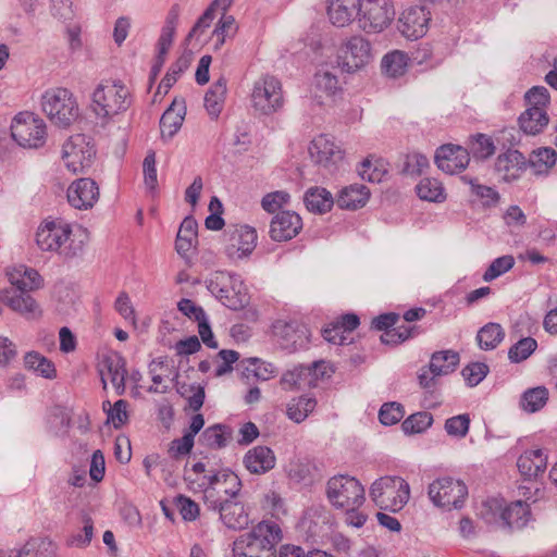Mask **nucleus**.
Returning a JSON list of instances; mask_svg holds the SVG:
<instances>
[{
    "label": "nucleus",
    "mask_w": 557,
    "mask_h": 557,
    "mask_svg": "<svg viewBox=\"0 0 557 557\" xmlns=\"http://www.w3.org/2000/svg\"><path fill=\"white\" fill-rule=\"evenodd\" d=\"M282 530L275 522L261 521L233 543L234 557H275Z\"/></svg>",
    "instance_id": "nucleus-1"
},
{
    "label": "nucleus",
    "mask_w": 557,
    "mask_h": 557,
    "mask_svg": "<svg viewBox=\"0 0 557 557\" xmlns=\"http://www.w3.org/2000/svg\"><path fill=\"white\" fill-rule=\"evenodd\" d=\"M205 506L216 505L226 499L238 498L242 491V480L230 469L208 471L202 478Z\"/></svg>",
    "instance_id": "nucleus-2"
},
{
    "label": "nucleus",
    "mask_w": 557,
    "mask_h": 557,
    "mask_svg": "<svg viewBox=\"0 0 557 557\" xmlns=\"http://www.w3.org/2000/svg\"><path fill=\"white\" fill-rule=\"evenodd\" d=\"M42 110L57 126L65 128L78 117V104L66 88H53L42 96Z\"/></svg>",
    "instance_id": "nucleus-3"
},
{
    "label": "nucleus",
    "mask_w": 557,
    "mask_h": 557,
    "mask_svg": "<svg viewBox=\"0 0 557 557\" xmlns=\"http://www.w3.org/2000/svg\"><path fill=\"white\" fill-rule=\"evenodd\" d=\"M225 307L240 310L248 304V295L240 275L231 272H216L207 285Z\"/></svg>",
    "instance_id": "nucleus-4"
},
{
    "label": "nucleus",
    "mask_w": 557,
    "mask_h": 557,
    "mask_svg": "<svg viewBox=\"0 0 557 557\" xmlns=\"http://www.w3.org/2000/svg\"><path fill=\"white\" fill-rule=\"evenodd\" d=\"M329 502L337 509L352 510L364 503V488L354 476L338 474L332 476L326 484Z\"/></svg>",
    "instance_id": "nucleus-5"
},
{
    "label": "nucleus",
    "mask_w": 557,
    "mask_h": 557,
    "mask_svg": "<svg viewBox=\"0 0 557 557\" xmlns=\"http://www.w3.org/2000/svg\"><path fill=\"white\" fill-rule=\"evenodd\" d=\"M71 235L72 228L69 224L51 221L38 227L36 243L42 251L57 252L70 259L77 256L78 250L82 249L72 247Z\"/></svg>",
    "instance_id": "nucleus-6"
},
{
    "label": "nucleus",
    "mask_w": 557,
    "mask_h": 557,
    "mask_svg": "<svg viewBox=\"0 0 557 557\" xmlns=\"http://www.w3.org/2000/svg\"><path fill=\"white\" fill-rule=\"evenodd\" d=\"M129 91L120 82L101 83L92 94V110L100 117H109L125 111L129 106Z\"/></svg>",
    "instance_id": "nucleus-7"
},
{
    "label": "nucleus",
    "mask_w": 557,
    "mask_h": 557,
    "mask_svg": "<svg viewBox=\"0 0 557 557\" xmlns=\"http://www.w3.org/2000/svg\"><path fill=\"white\" fill-rule=\"evenodd\" d=\"M12 138L24 148H40L47 138V127L42 119L33 112L17 113L11 123Z\"/></svg>",
    "instance_id": "nucleus-8"
},
{
    "label": "nucleus",
    "mask_w": 557,
    "mask_h": 557,
    "mask_svg": "<svg viewBox=\"0 0 557 557\" xmlns=\"http://www.w3.org/2000/svg\"><path fill=\"white\" fill-rule=\"evenodd\" d=\"M395 16L391 0H360L357 10V22L366 33H380L385 29Z\"/></svg>",
    "instance_id": "nucleus-9"
},
{
    "label": "nucleus",
    "mask_w": 557,
    "mask_h": 557,
    "mask_svg": "<svg viewBox=\"0 0 557 557\" xmlns=\"http://www.w3.org/2000/svg\"><path fill=\"white\" fill-rule=\"evenodd\" d=\"M429 497L432 503L441 508L451 510L460 509L468 496L467 485L450 476L440 478L429 485Z\"/></svg>",
    "instance_id": "nucleus-10"
},
{
    "label": "nucleus",
    "mask_w": 557,
    "mask_h": 557,
    "mask_svg": "<svg viewBox=\"0 0 557 557\" xmlns=\"http://www.w3.org/2000/svg\"><path fill=\"white\" fill-rule=\"evenodd\" d=\"M251 101L252 107L262 114L276 112L284 104L281 82L272 75L260 77L253 85Z\"/></svg>",
    "instance_id": "nucleus-11"
},
{
    "label": "nucleus",
    "mask_w": 557,
    "mask_h": 557,
    "mask_svg": "<svg viewBox=\"0 0 557 557\" xmlns=\"http://www.w3.org/2000/svg\"><path fill=\"white\" fill-rule=\"evenodd\" d=\"M371 60V45L360 35L350 37L338 51L337 64L342 71L355 73Z\"/></svg>",
    "instance_id": "nucleus-12"
},
{
    "label": "nucleus",
    "mask_w": 557,
    "mask_h": 557,
    "mask_svg": "<svg viewBox=\"0 0 557 557\" xmlns=\"http://www.w3.org/2000/svg\"><path fill=\"white\" fill-rule=\"evenodd\" d=\"M273 333L280 347L288 352L307 347L310 337L308 327L297 321L278 320L273 324Z\"/></svg>",
    "instance_id": "nucleus-13"
},
{
    "label": "nucleus",
    "mask_w": 557,
    "mask_h": 557,
    "mask_svg": "<svg viewBox=\"0 0 557 557\" xmlns=\"http://www.w3.org/2000/svg\"><path fill=\"white\" fill-rule=\"evenodd\" d=\"M29 293V290L20 289L14 286L5 288L0 290V301L27 320H35L41 317L42 311Z\"/></svg>",
    "instance_id": "nucleus-14"
},
{
    "label": "nucleus",
    "mask_w": 557,
    "mask_h": 557,
    "mask_svg": "<svg viewBox=\"0 0 557 557\" xmlns=\"http://www.w3.org/2000/svg\"><path fill=\"white\" fill-rule=\"evenodd\" d=\"M431 13L424 7H410L398 18L397 28L408 39H418L428 32Z\"/></svg>",
    "instance_id": "nucleus-15"
},
{
    "label": "nucleus",
    "mask_w": 557,
    "mask_h": 557,
    "mask_svg": "<svg viewBox=\"0 0 557 557\" xmlns=\"http://www.w3.org/2000/svg\"><path fill=\"white\" fill-rule=\"evenodd\" d=\"M434 160L437 168L443 172L456 174L468 166L470 152L461 146L446 144L436 149Z\"/></svg>",
    "instance_id": "nucleus-16"
},
{
    "label": "nucleus",
    "mask_w": 557,
    "mask_h": 557,
    "mask_svg": "<svg viewBox=\"0 0 557 557\" xmlns=\"http://www.w3.org/2000/svg\"><path fill=\"white\" fill-rule=\"evenodd\" d=\"M225 253L231 259H240L249 256L257 244V232L248 225L236 226L228 231Z\"/></svg>",
    "instance_id": "nucleus-17"
},
{
    "label": "nucleus",
    "mask_w": 557,
    "mask_h": 557,
    "mask_svg": "<svg viewBox=\"0 0 557 557\" xmlns=\"http://www.w3.org/2000/svg\"><path fill=\"white\" fill-rule=\"evenodd\" d=\"M302 230V220L294 211H281L270 223V237L274 242H287L296 237Z\"/></svg>",
    "instance_id": "nucleus-18"
},
{
    "label": "nucleus",
    "mask_w": 557,
    "mask_h": 557,
    "mask_svg": "<svg viewBox=\"0 0 557 557\" xmlns=\"http://www.w3.org/2000/svg\"><path fill=\"white\" fill-rule=\"evenodd\" d=\"M99 197V187L91 178H78L67 188L69 203L78 210L92 208Z\"/></svg>",
    "instance_id": "nucleus-19"
},
{
    "label": "nucleus",
    "mask_w": 557,
    "mask_h": 557,
    "mask_svg": "<svg viewBox=\"0 0 557 557\" xmlns=\"http://www.w3.org/2000/svg\"><path fill=\"white\" fill-rule=\"evenodd\" d=\"M309 154L317 164L329 168L337 164L344 158V151L324 134L315 137L309 146Z\"/></svg>",
    "instance_id": "nucleus-20"
},
{
    "label": "nucleus",
    "mask_w": 557,
    "mask_h": 557,
    "mask_svg": "<svg viewBox=\"0 0 557 557\" xmlns=\"http://www.w3.org/2000/svg\"><path fill=\"white\" fill-rule=\"evenodd\" d=\"M209 510L219 512L220 520L223 524L233 530H240L248 525L249 518L244 505L237 498H230L216 505L206 506Z\"/></svg>",
    "instance_id": "nucleus-21"
},
{
    "label": "nucleus",
    "mask_w": 557,
    "mask_h": 557,
    "mask_svg": "<svg viewBox=\"0 0 557 557\" xmlns=\"http://www.w3.org/2000/svg\"><path fill=\"white\" fill-rule=\"evenodd\" d=\"M528 162L524 156L515 149L500 153L495 161V171L506 182L518 180L527 170Z\"/></svg>",
    "instance_id": "nucleus-22"
},
{
    "label": "nucleus",
    "mask_w": 557,
    "mask_h": 557,
    "mask_svg": "<svg viewBox=\"0 0 557 557\" xmlns=\"http://www.w3.org/2000/svg\"><path fill=\"white\" fill-rule=\"evenodd\" d=\"M382 499L385 504H375L383 510L399 511L408 503L410 496L409 484L400 476H391L386 483Z\"/></svg>",
    "instance_id": "nucleus-23"
},
{
    "label": "nucleus",
    "mask_w": 557,
    "mask_h": 557,
    "mask_svg": "<svg viewBox=\"0 0 557 557\" xmlns=\"http://www.w3.org/2000/svg\"><path fill=\"white\" fill-rule=\"evenodd\" d=\"M85 141L84 134H76L71 136L62 147V159L64 161L65 166L69 171L76 174L83 172L85 168H89L91 164V159L95 156L96 151L94 147L86 148V157L83 154L76 156L72 153L73 145L82 146Z\"/></svg>",
    "instance_id": "nucleus-24"
},
{
    "label": "nucleus",
    "mask_w": 557,
    "mask_h": 557,
    "mask_svg": "<svg viewBox=\"0 0 557 557\" xmlns=\"http://www.w3.org/2000/svg\"><path fill=\"white\" fill-rule=\"evenodd\" d=\"M246 469L253 474H263L275 467V455L268 446H256L249 449L244 457Z\"/></svg>",
    "instance_id": "nucleus-25"
},
{
    "label": "nucleus",
    "mask_w": 557,
    "mask_h": 557,
    "mask_svg": "<svg viewBox=\"0 0 557 557\" xmlns=\"http://www.w3.org/2000/svg\"><path fill=\"white\" fill-rule=\"evenodd\" d=\"M185 114V99H174L160 119L161 137L172 138L182 127Z\"/></svg>",
    "instance_id": "nucleus-26"
},
{
    "label": "nucleus",
    "mask_w": 557,
    "mask_h": 557,
    "mask_svg": "<svg viewBox=\"0 0 557 557\" xmlns=\"http://www.w3.org/2000/svg\"><path fill=\"white\" fill-rule=\"evenodd\" d=\"M327 16L337 27L349 25L357 20L360 0H327Z\"/></svg>",
    "instance_id": "nucleus-27"
},
{
    "label": "nucleus",
    "mask_w": 557,
    "mask_h": 557,
    "mask_svg": "<svg viewBox=\"0 0 557 557\" xmlns=\"http://www.w3.org/2000/svg\"><path fill=\"white\" fill-rule=\"evenodd\" d=\"M531 516L530 506L523 500L510 503L500 512L503 524L509 530L523 529L530 521Z\"/></svg>",
    "instance_id": "nucleus-28"
},
{
    "label": "nucleus",
    "mask_w": 557,
    "mask_h": 557,
    "mask_svg": "<svg viewBox=\"0 0 557 557\" xmlns=\"http://www.w3.org/2000/svg\"><path fill=\"white\" fill-rule=\"evenodd\" d=\"M370 198V190L366 185L351 184L344 187L336 199L341 209L357 210L366 206Z\"/></svg>",
    "instance_id": "nucleus-29"
},
{
    "label": "nucleus",
    "mask_w": 557,
    "mask_h": 557,
    "mask_svg": "<svg viewBox=\"0 0 557 557\" xmlns=\"http://www.w3.org/2000/svg\"><path fill=\"white\" fill-rule=\"evenodd\" d=\"M8 277L12 286L25 290H37L44 286V278L37 270L20 265L8 272Z\"/></svg>",
    "instance_id": "nucleus-30"
},
{
    "label": "nucleus",
    "mask_w": 557,
    "mask_h": 557,
    "mask_svg": "<svg viewBox=\"0 0 557 557\" xmlns=\"http://www.w3.org/2000/svg\"><path fill=\"white\" fill-rule=\"evenodd\" d=\"M547 458L542 449L524 451L517 460L519 472L525 478H536L546 469Z\"/></svg>",
    "instance_id": "nucleus-31"
},
{
    "label": "nucleus",
    "mask_w": 557,
    "mask_h": 557,
    "mask_svg": "<svg viewBox=\"0 0 557 557\" xmlns=\"http://www.w3.org/2000/svg\"><path fill=\"white\" fill-rule=\"evenodd\" d=\"M547 111H540L539 108L528 107L518 119L520 129L527 135L540 134L548 124Z\"/></svg>",
    "instance_id": "nucleus-32"
},
{
    "label": "nucleus",
    "mask_w": 557,
    "mask_h": 557,
    "mask_svg": "<svg viewBox=\"0 0 557 557\" xmlns=\"http://www.w3.org/2000/svg\"><path fill=\"white\" fill-rule=\"evenodd\" d=\"M306 208L313 213H325L334 205L332 194L323 187H310L304 196Z\"/></svg>",
    "instance_id": "nucleus-33"
},
{
    "label": "nucleus",
    "mask_w": 557,
    "mask_h": 557,
    "mask_svg": "<svg viewBox=\"0 0 557 557\" xmlns=\"http://www.w3.org/2000/svg\"><path fill=\"white\" fill-rule=\"evenodd\" d=\"M198 224L194 216H186L181 223L176 240L175 249L178 255L186 256L197 242Z\"/></svg>",
    "instance_id": "nucleus-34"
},
{
    "label": "nucleus",
    "mask_w": 557,
    "mask_h": 557,
    "mask_svg": "<svg viewBox=\"0 0 557 557\" xmlns=\"http://www.w3.org/2000/svg\"><path fill=\"white\" fill-rule=\"evenodd\" d=\"M226 85L227 81L222 76L212 84L205 95V108L212 117H218L223 109L227 91Z\"/></svg>",
    "instance_id": "nucleus-35"
},
{
    "label": "nucleus",
    "mask_w": 557,
    "mask_h": 557,
    "mask_svg": "<svg viewBox=\"0 0 557 557\" xmlns=\"http://www.w3.org/2000/svg\"><path fill=\"white\" fill-rule=\"evenodd\" d=\"M57 545L47 537H30L20 549L15 557H53Z\"/></svg>",
    "instance_id": "nucleus-36"
},
{
    "label": "nucleus",
    "mask_w": 557,
    "mask_h": 557,
    "mask_svg": "<svg viewBox=\"0 0 557 557\" xmlns=\"http://www.w3.org/2000/svg\"><path fill=\"white\" fill-rule=\"evenodd\" d=\"M409 58L406 52L394 50L386 53L381 61L382 73L391 78L403 76L408 69Z\"/></svg>",
    "instance_id": "nucleus-37"
},
{
    "label": "nucleus",
    "mask_w": 557,
    "mask_h": 557,
    "mask_svg": "<svg viewBox=\"0 0 557 557\" xmlns=\"http://www.w3.org/2000/svg\"><path fill=\"white\" fill-rule=\"evenodd\" d=\"M459 364V355L453 350L436 351L432 355L429 370L436 376L454 372Z\"/></svg>",
    "instance_id": "nucleus-38"
},
{
    "label": "nucleus",
    "mask_w": 557,
    "mask_h": 557,
    "mask_svg": "<svg viewBox=\"0 0 557 557\" xmlns=\"http://www.w3.org/2000/svg\"><path fill=\"white\" fill-rule=\"evenodd\" d=\"M232 438V431L223 424H214L205 429L199 437V442L211 449H221L227 445Z\"/></svg>",
    "instance_id": "nucleus-39"
},
{
    "label": "nucleus",
    "mask_w": 557,
    "mask_h": 557,
    "mask_svg": "<svg viewBox=\"0 0 557 557\" xmlns=\"http://www.w3.org/2000/svg\"><path fill=\"white\" fill-rule=\"evenodd\" d=\"M505 332L502 325L493 322L482 326L476 334L479 347L483 350L495 349L503 342Z\"/></svg>",
    "instance_id": "nucleus-40"
},
{
    "label": "nucleus",
    "mask_w": 557,
    "mask_h": 557,
    "mask_svg": "<svg viewBox=\"0 0 557 557\" xmlns=\"http://www.w3.org/2000/svg\"><path fill=\"white\" fill-rule=\"evenodd\" d=\"M416 193L421 200L430 202H443L446 199L443 184L431 177H425L416 186Z\"/></svg>",
    "instance_id": "nucleus-41"
},
{
    "label": "nucleus",
    "mask_w": 557,
    "mask_h": 557,
    "mask_svg": "<svg viewBox=\"0 0 557 557\" xmlns=\"http://www.w3.org/2000/svg\"><path fill=\"white\" fill-rule=\"evenodd\" d=\"M315 406L317 400L313 397L300 396L293 398L287 404L286 414L292 421L300 423L314 410Z\"/></svg>",
    "instance_id": "nucleus-42"
},
{
    "label": "nucleus",
    "mask_w": 557,
    "mask_h": 557,
    "mask_svg": "<svg viewBox=\"0 0 557 557\" xmlns=\"http://www.w3.org/2000/svg\"><path fill=\"white\" fill-rule=\"evenodd\" d=\"M25 367L35 371L45 379L52 380L57 376L54 363L37 351H29L24 357Z\"/></svg>",
    "instance_id": "nucleus-43"
},
{
    "label": "nucleus",
    "mask_w": 557,
    "mask_h": 557,
    "mask_svg": "<svg viewBox=\"0 0 557 557\" xmlns=\"http://www.w3.org/2000/svg\"><path fill=\"white\" fill-rule=\"evenodd\" d=\"M104 366L107 367L108 373L112 385L115 388L117 395L125 393V379L127 375L126 361L123 357L119 356L115 359H106Z\"/></svg>",
    "instance_id": "nucleus-44"
},
{
    "label": "nucleus",
    "mask_w": 557,
    "mask_h": 557,
    "mask_svg": "<svg viewBox=\"0 0 557 557\" xmlns=\"http://www.w3.org/2000/svg\"><path fill=\"white\" fill-rule=\"evenodd\" d=\"M308 516V531L312 536H324L331 531L332 516L324 508L311 509Z\"/></svg>",
    "instance_id": "nucleus-45"
},
{
    "label": "nucleus",
    "mask_w": 557,
    "mask_h": 557,
    "mask_svg": "<svg viewBox=\"0 0 557 557\" xmlns=\"http://www.w3.org/2000/svg\"><path fill=\"white\" fill-rule=\"evenodd\" d=\"M557 160V152L553 148H540L534 150L529 160L528 165L533 169L535 174H542L555 165Z\"/></svg>",
    "instance_id": "nucleus-46"
},
{
    "label": "nucleus",
    "mask_w": 557,
    "mask_h": 557,
    "mask_svg": "<svg viewBox=\"0 0 557 557\" xmlns=\"http://www.w3.org/2000/svg\"><path fill=\"white\" fill-rule=\"evenodd\" d=\"M238 26L233 15L222 13L221 18L219 20L213 33L212 37L215 38L214 49H220L226 38H233L237 33Z\"/></svg>",
    "instance_id": "nucleus-47"
},
{
    "label": "nucleus",
    "mask_w": 557,
    "mask_h": 557,
    "mask_svg": "<svg viewBox=\"0 0 557 557\" xmlns=\"http://www.w3.org/2000/svg\"><path fill=\"white\" fill-rule=\"evenodd\" d=\"M315 96L321 98L334 96L341 90L338 78L329 71H319L314 75Z\"/></svg>",
    "instance_id": "nucleus-48"
},
{
    "label": "nucleus",
    "mask_w": 557,
    "mask_h": 557,
    "mask_svg": "<svg viewBox=\"0 0 557 557\" xmlns=\"http://www.w3.org/2000/svg\"><path fill=\"white\" fill-rule=\"evenodd\" d=\"M433 423V416L428 411H420L410 414L401 423V429L406 434L422 433Z\"/></svg>",
    "instance_id": "nucleus-49"
},
{
    "label": "nucleus",
    "mask_w": 557,
    "mask_h": 557,
    "mask_svg": "<svg viewBox=\"0 0 557 557\" xmlns=\"http://www.w3.org/2000/svg\"><path fill=\"white\" fill-rule=\"evenodd\" d=\"M548 400V391L544 386L528 389L522 396V407L528 412H536L545 406Z\"/></svg>",
    "instance_id": "nucleus-50"
},
{
    "label": "nucleus",
    "mask_w": 557,
    "mask_h": 557,
    "mask_svg": "<svg viewBox=\"0 0 557 557\" xmlns=\"http://www.w3.org/2000/svg\"><path fill=\"white\" fill-rule=\"evenodd\" d=\"M83 528L79 532L72 534L67 539L69 546L86 547L90 544L94 536V521L87 513L82 515Z\"/></svg>",
    "instance_id": "nucleus-51"
},
{
    "label": "nucleus",
    "mask_w": 557,
    "mask_h": 557,
    "mask_svg": "<svg viewBox=\"0 0 557 557\" xmlns=\"http://www.w3.org/2000/svg\"><path fill=\"white\" fill-rule=\"evenodd\" d=\"M537 342L532 337H524L512 345L508 351V358L513 363L528 359L536 349Z\"/></svg>",
    "instance_id": "nucleus-52"
},
{
    "label": "nucleus",
    "mask_w": 557,
    "mask_h": 557,
    "mask_svg": "<svg viewBox=\"0 0 557 557\" xmlns=\"http://www.w3.org/2000/svg\"><path fill=\"white\" fill-rule=\"evenodd\" d=\"M177 393L187 399L189 407L194 411H198L205 401V388L200 385H188L186 383H177Z\"/></svg>",
    "instance_id": "nucleus-53"
},
{
    "label": "nucleus",
    "mask_w": 557,
    "mask_h": 557,
    "mask_svg": "<svg viewBox=\"0 0 557 557\" xmlns=\"http://www.w3.org/2000/svg\"><path fill=\"white\" fill-rule=\"evenodd\" d=\"M470 151L476 159H487L495 152L492 138L485 134H476L470 143Z\"/></svg>",
    "instance_id": "nucleus-54"
},
{
    "label": "nucleus",
    "mask_w": 557,
    "mask_h": 557,
    "mask_svg": "<svg viewBox=\"0 0 557 557\" xmlns=\"http://www.w3.org/2000/svg\"><path fill=\"white\" fill-rule=\"evenodd\" d=\"M311 368H306L302 366L296 367L293 370L286 371L281 380L280 384L283 389L290 391L294 388H299L302 385V382L310 375Z\"/></svg>",
    "instance_id": "nucleus-55"
},
{
    "label": "nucleus",
    "mask_w": 557,
    "mask_h": 557,
    "mask_svg": "<svg viewBox=\"0 0 557 557\" xmlns=\"http://www.w3.org/2000/svg\"><path fill=\"white\" fill-rule=\"evenodd\" d=\"M515 265V258L510 255L502 256L492 261L490 267L483 274V280L485 282H491L504 273L511 270Z\"/></svg>",
    "instance_id": "nucleus-56"
},
{
    "label": "nucleus",
    "mask_w": 557,
    "mask_h": 557,
    "mask_svg": "<svg viewBox=\"0 0 557 557\" xmlns=\"http://www.w3.org/2000/svg\"><path fill=\"white\" fill-rule=\"evenodd\" d=\"M190 58L187 55L180 57L169 67L165 76L163 77L164 94H168L171 87L177 82L180 76L189 67Z\"/></svg>",
    "instance_id": "nucleus-57"
},
{
    "label": "nucleus",
    "mask_w": 557,
    "mask_h": 557,
    "mask_svg": "<svg viewBox=\"0 0 557 557\" xmlns=\"http://www.w3.org/2000/svg\"><path fill=\"white\" fill-rule=\"evenodd\" d=\"M525 106L539 108L540 111H546L550 103L549 92L544 86H534L524 95Z\"/></svg>",
    "instance_id": "nucleus-58"
},
{
    "label": "nucleus",
    "mask_w": 557,
    "mask_h": 557,
    "mask_svg": "<svg viewBox=\"0 0 557 557\" xmlns=\"http://www.w3.org/2000/svg\"><path fill=\"white\" fill-rule=\"evenodd\" d=\"M470 417L467 413L448 418L445 421V431L448 435L458 438L465 437L469 432Z\"/></svg>",
    "instance_id": "nucleus-59"
},
{
    "label": "nucleus",
    "mask_w": 557,
    "mask_h": 557,
    "mask_svg": "<svg viewBox=\"0 0 557 557\" xmlns=\"http://www.w3.org/2000/svg\"><path fill=\"white\" fill-rule=\"evenodd\" d=\"M404 407L399 403H385L380 409L379 419L384 425H394L404 418Z\"/></svg>",
    "instance_id": "nucleus-60"
},
{
    "label": "nucleus",
    "mask_w": 557,
    "mask_h": 557,
    "mask_svg": "<svg viewBox=\"0 0 557 557\" xmlns=\"http://www.w3.org/2000/svg\"><path fill=\"white\" fill-rule=\"evenodd\" d=\"M488 373V366L483 362H473L466 366L461 374L470 387L476 386Z\"/></svg>",
    "instance_id": "nucleus-61"
},
{
    "label": "nucleus",
    "mask_w": 557,
    "mask_h": 557,
    "mask_svg": "<svg viewBox=\"0 0 557 557\" xmlns=\"http://www.w3.org/2000/svg\"><path fill=\"white\" fill-rule=\"evenodd\" d=\"M290 196L287 191L276 190L267 194L261 200V206L264 211L274 213L281 209L284 205L288 203Z\"/></svg>",
    "instance_id": "nucleus-62"
},
{
    "label": "nucleus",
    "mask_w": 557,
    "mask_h": 557,
    "mask_svg": "<svg viewBox=\"0 0 557 557\" xmlns=\"http://www.w3.org/2000/svg\"><path fill=\"white\" fill-rule=\"evenodd\" d=\"M429 166V160L421 153L407 154L401 172L411 176H419L425 168Z\"/></svg>",
    "instance_id": "nucleus-63"
},
{
    "label": "nucleus",
    "mask_w": 557,
    "mask_h": 557,
    "mask_svg": "<svg viewBox=\"0 0 557 557\" xmlns=\"http://www.w3.org/2000/svg\"><path fill=\"white\" fill-rule=\"evenodd\" d=\"M175 504L185 521H194L199 516V506L189 497L178 495L175 497Z\"/></svg>",
    "instance_id": "nucleus-64"
}]
</instances>
